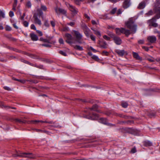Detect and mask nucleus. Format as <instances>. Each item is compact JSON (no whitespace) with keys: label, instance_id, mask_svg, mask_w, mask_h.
<instances>
[{"label":"nucleus","instance_id":"obj_1","mask_svg":"<svg viewBox=\"0 0 160 160\" xmlns=\"http://www.w3.org/2000/svg\"><path fill=\"white\" fill-rule=\"evenodd\" d=\"M125 25L128 28L130 29L131 34H133L136 32L137 26L134 23L132 18H130L128 21L125 22Z\"/></svg>","mask_w":160,"mask_h":160},{"label":"nucleus","instance_id":"obj_2","mask_svg":"<svg viewBox=\"0 0 160 160\" xmlns=\"http://www.w3.org/2000/svg\"><path fill=\"white\" fill-rule=\"evenodd\" d=\"M13 157H19L23 158H30V159H34L35 158V156L32 153L29 152H17L16 154L12 155Z\"/></svg>","mask_w":160,"mask_h":160},{"label":"nucleus","instance_id":"obj_3","mask_svg":"<svg viewBox=\"0 0 160 160\" xmlns=\"http://www.w3.org/2000/svg\"><path fill=\"white\" fill-rule=\"evenodd\" d=\"M73 32L75 37V41L77 42L80 44H85L82 39V35L78 31L73 30Z\"/></svg>","mask_w":160,"mask_h":160},{"label":"nucleus","instance_id":"obj_4","mask_svg":"<svg viewBox=\"0 0 160 160\" xmlns=\"http://www.w3.org/2000/svg\"><path fill=\"white\" fill-rule=\"evenodd\" d=\"M116 33L118 35H120L121 33L124 34L127 37H128L131 34L130 31L128 29H126L124 28H115Z\"/></svg>","mask_w":160,"mask_h":160},{"label":"nucleus","instance_id":"obj_5","mask_svg":"<svg viewBox=\"0 0 160 160\" xmlns=\"http://www.w3.org/2000/svg\"><path fill=\"white\" fill-rule=\"evenodd\" d=\"M65 36L67 38L66 42L68 44H72L74 43L75 42L73 41V38L72 35L69 33L65 34Z\"/></svg>","mask_w":160,"mask_h":160},{"label":"nucleus","instance_id":"obj_6","mask_svg":"<svg viewBox=\"0 0 160 160\" xmlns=\"http://www.w3.org/2000/svg\"><path fill=\"white\" fill-rule=\"evenodd\" d=\"M66 4L69 10L72 12L73 15H75L77 13L78 10L75 7L70 5L68 3H66Z\"/></svg>","mask_w":160,"mask_h":160},{"label":"nucleus","instance_id":"obj_7","mask_svg":"<svg viewBox=\"0 0 160 160\" xmlns=\"http://www.w3.org/2000/svg\"><path fill=\"white\" fill-rule=\"evenodd\" d=\"M111 37L113 38L114 42L117 45H120L122 43V41L121 38L117 36H115L113 34H111Z\"/></svg>","mask_w":160,"mask_h":160},{"label":"nucleus","instance_id":"obj_8","mask_svg":"<svg viewBox=\"0 0 160 160\" xmlns=\"http://www.w3.org/2000/svg\"><path fill=\"white\" fill-rule=\"evenodd\" d=\"M99 122L102 124L109 126H113V125L108 122L107 120L104 118H101L99 120Z\"/></svg>","mask_w":160,"mask_h":160},{"label":"nucleus","instance_id":"obj_9","mask_svg":"<svg viewBox=\"0 0 160 160\" xmlns=\"http://www.w3.org/2000/svg\"><path fill=\"white\" fill-rule=\"evenodd\" d=\"M38 14L34 13L33 16V18L34 19V23L35 24H38L40 25L41 24V20L38 18Z\"/></svg>","mask_w":160,"mask_h":160},{"label":"nucleus","instance_id":"obj_10","mask_svg":"<svg viewBox=\"0 0 160 160\" xmlns=\"http://www.w3.org/2000/svg\"><path fill=\"white\" fill-rule=\"evenodd\" d=\"M147 40L149 42L151 43H153L156 42L157 38L154 36H151L148 37Z\"/></svg>","mask_w":160,"mask_h":160},{"label":"nucleus","instance_id":"obj_11","mask_svg":"<svg viewBox=\"0 0 160 160\" xmlns=\"http://www.w3.org/2000/svg\"><path fill=\"white\" fill-rule=\"evenodd\" d=\"M156 19L153 18L152 19L149 20V26H151L154 27H157L158 26V24L157 23H155Z\"/></svg>","mask_w":160,"mask_h":160},{"label":"nucleus","instance_id":"obj_12","mask_svg":"<svg viewBox=\"0 0 160 160\" xmlns=\"http://www.w3.org/2000/svg\"><path fill=\"white\" fill-rule=\"evenodd\" d=\"M56 13L58 14L59 12L61 13L63 15H66L67 11L64 9L61 8H56L55 9Z\"/></svg>","mask_w":160,"mask_h":160},{"label":"nucleus","instance_id":"obj_13","mask_svg":"<svg viewBox=\"0 0 160 160\" xmlns=\"http://www.w3.org/2000/svg\"><path fill=\"white\" fill-rule=\"evenodd\" d=\"M115 52L119 56L121 57H122L125 54H127L126 52L123 50L117 49Z\"/></svg>","mask_w":160,"mask_h":160},{"label":"nucleus","instance_id":"obj_14","mask_svg":"<svg viewBox=\"0 0 160 160\" xmlns=\"http://www.w3.org/2000/svg\"><path fill=\"white\" fill-rule=\"evenodd\" d=\"M31 58L34 59H38L42 61L45 62H47L48 60L46 58H39V57L35 55H32Z\"/></svg>","mask_w":160,"mask_h":160},{"label":"nucleus","instance_id":"obj_15","mask_svg":"<svg viewBox=\"0 0 160 160\" xmlns=\"http://www.w3.org/2000/svg\"><path fill=\"white\" fill-rule=\"evenodd\" d=\"M30 36L31 40L33 41H37L38 40V37L37 36L33 33H30Z\"/></svg>","mask_w":160,"mask_h":160},{"label":"nucleus","instance_id":"obj_16","mask_svg":"<svg viewBox=\"0 0 160 160\" xmlns=\"http://www.w3.org/2000/svg\"><path fill=\"white\" fill-rule=\"evenodd\" d=\"M86 118L92 120H96L98 118V116L97 114L96 113H93L91 116H86Z\"/></svg>","mask_w":160,"mask_h":160},{"label":"nucleus","instance_id":"obj_17","mask_svg":"<svg viewBox=\"0 0 160 160\" xmlns=\"http://www.w3.org/2000/svg\"><path fill=\"white\" fill-rule=\"evenodd\" d=\"M132 55L134 58L139 61H142V58L139 56L137 53L133 52H132Z\"/></svg>","mask_w":160,"mask_h":160},{"label":"nucleus","instance_id":"obj_18","mask_svg":"<svg viewBox=\"0 0 160 160\" xmlns=\"http://www.w3.org/2000/svg\"><path fill=\"white\" fill-rule=\"evenodd\" d=\"M145 58L146 60L150 62H154L155 61V59L154 58L148 55L145 56Z\"/></svg>","mask_w":160,"mask_h":160},{"label":"nucleus","instance_id":"obj_19","mask_svg":"<svg viewBox=\"0 0 160 160\" xmlns=\"http://www.w3.org/2000/svg\"><path fill=\"white\" fill-rule=\"evenodd\" d=\"M130 5V2L128 0H126L123 3V7L124 8L126 9L129 7Z\"/></svg>","mask_w":160,"mask_h":160},{"label":"nucleus","instance_id":"obj_20","mask_svg":"<svg viewBox=\"0 0 160 160\" xmlns=\"http://www.w3.org/2000/svg\"><path fill=\"white\" fill-rule=\"evenodd\" d=\"M156 12L157 15L156 16V19L160 18V7H158L156 9Z\"/></svg>","mask_w":160,"mask_h":160},{"label":"nucleus","instance_id":"obj_21","mask_svg":"<svg viewBox=\"0 0 160 160\" xmlns=\"http://www.w3.org/2000/svg\"><path fill=\"white\" fill-rule=\"evenodd\" d=\"M28 64L31 66L34 67H36L37 68H40V69L42 68L43 67V66L42 65H38L36 64L31 63L30 62H29V63H28Z\"/></svg>","mask_w":160,"mask_h":160},{"label":"nucleus","instance_id":"obj_22","mask_svg":"<svg viewBox=\"0 0 160 160\" xmlns=\"http://www.w3.org/2000/svg\"><path fill=\"white\" fill-rule=\"evenodd\" d=\"M145 6V3L144 2H142L139 3L138 8L140 9H143Z\"/></svg>","mask_w":160,"mask_h":160},{"label":"nucleus","instance_id":"obj_23","mask_svg":"<svg viewBox=\"0 0 160 160\" xmlns=\"http://www.w3.org/2000/svg\"><path fill=\"white\" fill-rule=\"evenodd\" d=\"M73 47L75 49L77 50H79L81 51H82L83 50L82 47L79 45H75Z\"/></svg>","mask_w":160,"mask_h":160},{"label":"nucleus","instance_id":"obj_24","mask_svg":"<svg viewBox=\"0 0 160 160\" xmlns=\"http://www.w3.org/2000/svg\"><path fill=\"white\" fill-rule=\"evenodd\" d=\"M143 143L144 145L146 147L150 146L152 145V143L149 141H144Z\"/></svg>","mask_w":160,"mask_h":160},{"label":"nucleus","instance_id":"obj_25","mask_svg":"<svg viewBox=\"0 0 160 160\" xmlns=\"http://www.w3.org/2000/svg\"><path fill=\"white\" fill-rule=\"evenodd\" d=\"M98 106L96 104L94 105L92 107L90 108L91 110H94L96 111L97 112H99L98 110H97L96 109L98 108Z\"/></svg>","mask_w":160,"mask_h":160},{"label":"nucleus","instance_id":"obj_26","mask_svg":"<svg viewBox=\"0 0 160 160\" xmlns=\"http://www.w3.org/2000/svg\"><path fill=\"white\" fill-rule=\"evenodd\" d=\"M86 30L84 31V33L87 37H89V29L86 26Z\"/></svg>","mask_w":160,"mask_h":160},{"label":"nucleus","instance_id":"obj_27","mask_svg":"<svg viewBox=\"0 0 160 160\" xmlns=\"http://www.w3.org/2000/svg\"><path fill=\"white\" fill-rule=\"evenodd\" d=\"M100 46L103 48H107V44L105 42H104L101 44Z\"/></svg>","mask_w":160,"mask_h":160},{"label":"nucleus","instance_id":"obj_28","mask_svg":"<svg viewBox=\"0 0 160 160\" xmlns=\"http://www.w3.org/2000/svg\"><path fill=\"white\" fill-rule=\"evenodd\" d=\"M13 79L14 80L18 81L22 83H24L25 82H26L25 80L24 79H18L14 78H13Z\"/></svg>","mask_w":160,"mask_h":160},{"label":"nucleus","instance_id":"obj_29","mask_svg":"<svg viewBox=\"0 0 160 160\" xmlns=\"http://www.w3.org/2000/svg\"><path fill=\"white\" fill-rule=\"evenodd\" d=\"M122 106L124 108H126L128 106V104L126 102H122Z\"/></svg>","mask_w":160,"mask_h":160},{"label":"nucleus","instance_id":"obj_30","mask_svg":"<svg viewBox=\"0 0 160 160\" xmlns=\"http://www.w3.org/2000/svg\"><path fill=\"white\" fill-rule=\"evenodd\" d=\"M15 121L16 122H18L19 123H26V121L23 120V121H22L21 120V119H15Z\"/></svg>","mask_w":160,"mask_h":160},{"label":"nucleus","instance_id":"obj_31","mask_svg":"<svg viewBox=\"0 0 160 160\" xmlns=\"http://www.w3.org/2000/svg\"><path fill=\"white\" fill-rule=\"evenodd\" d=\"M92 58L93 59L97 61H98L99 60V59L98 58V57L97 56L95 55L92 56Z\"/></svg>","mask_w":160,"mask_h":160},{"label":"nucleus","instance_id":"obj_32","mask_svg":"<svg viewBox=\"0 0 160 160\" xmlns=\"http://www.w3.org/2000/svg\"><path fill=\"white\" fill-rule=\"evenodd\" d=\"M117 10V8H113L110 12V13L111 14H114L115 13Z\"/></svg>","mask_w":160,"mask_h":160},{"label":"nucleus","instance_id":"obj_33","mask_svg":"<svg viewBox=\"0 0 160 160\" xmlns=\"http://www.w3.org/2000/svg\"><path fill=\"white\" fill-rule=\"evenodd\" d=\"M39 40L44 42H49V41L47 39H44L42 38H40Z\"/></svg>","mask_w":160,"mask_h":160},{"label":"nucleus","instance_id":"obj_34","mask_svg":"<svg viewBox=\"0 0 160 160\" xmlns=\"http://www.w3.org/2000/svg\"><path fill=\"white\" fill-rule=\"evenodd\" d=\"M26 6L28 8H30L31 7V3L30 1H28L26 4Z\"/></svg>","mask_w":160,"mask_h":160},{"label":"nucleus","instance_id":"obj_35","mask_svg":"<svg viewBox=\"0 0 160 160\" xmlns=\"http://www.w3.org/2000/svg\"><path fill=\"white\" fill-rule=\"evenodd\" d=\"M22 24L25 27H27L28 26L29 23L27 21H23L22 22Z\"/></svg>","mask_w":160,"mask_h":160},{"label":"nucleus","instance_id":"obj_36","mask_svg":"<svg viewBox=\"0 0 160 160\" xmlns=\"http://www.w3.org/2000/svg\"><path fill=\"white\" fill-rule=\"evenodd\" d=\"M103 37L104 39H105L108 40V41H110V38L107 36L106 35H103Z\"/></svg>","mask_w":160,"mask_h":160},{"label":"nucleus","instance_id":"obj_37","mask_svg":"<svg viewBox=\"0 0 160 160\" xmlns=\"http://www.w3.org/2000/svg\"><path fill=\"white\" fill-rule=\"evenodd\" d=\"M93 31H94V34L97 35H98L100 36H101V34L100 32H99V31H97V30H93Z\"/></svg>","mask_w":160,"mask_h":160},{"label":"nucleus","instance_id":"obj_38","mask_svg":"<svg viewBox=\"0 0 160 160\" xmlns=\"http://www.w3.org/2000/svg\"><path fill=\"white\" fill-rule=\"evenodd\" d=\"M52 126L55 128H61V126H60L59 125H58L57 124H55L54 122V124H53V125Z\"/></svg>","mask_w":160,"mask_h":160},{"label":"nucleus","instance_id":"obj_39","mask_svg":"<svg viewBox=\"0 0 160 160\" xmlns=\"http://www.w3.org/2000/svg\"><path fill=\"white\" fill-rule=\"evenodd\" d=\"M62 31L64 32H67L68 31V27H64L62 29Z\"/></svg>","mask_w":160,"mask_h":160},{"label":"nucleus","instance_id":"obj_40","mask_svg":"<svg viewBox=\"0 0 160 160\" xmlns=\"http://www.w3.org/2000/svg\"><path fill=\"white\" fill-rule=\"evenodd\" d=\"M41 8L44 11H46L47 9L46 7L44 5H41Z\"/></svg>","mask_w":160,"mask_h":160},{"label":"nucleus","instance_id":"obj_41","mask_svg":"<svg viewBox=\"0 0 160 160\" xmlns=\"http://www.w3.org/2000/svg\"><path fill=\"white\" fill-rule=\"evenodd\" d=\"M83 0H74L75 3L79 5L80 2L83 1Z\"/></svg>","mask_w":160,"mask_h":160},{"label":"nucleus","instance_id":"obj_42","mask_svg":"<svg viewBox=\"0 0 160 160\" xmlns=\"http://www.w3.org/2000/svg\"><path fill=\"white\" fill-rule=\"evenodd\" d=\"M59 53L64 56H67L66 53L65 52H64L62 51H60L59 52Z\"/></svg>","mask_w":160,"mask_h":160},{"label":"nucleus","instance_id":"obj_43","mask_svg":"<svg viewBox=\"0 0 160 160\" xmlns=\"http://www.w3.org/2000/svg\"><path fill=\"white\" fill-rule=\"evenodd\" d=\"M136 152V148L135 147L133 148L131 151V152L132 153Z\"/></svg>","mask_w":160,"mask_h":160},{"label":"nucleus","instance_id":"obj_44","mask_svg":"<svg viewBox=\"0 0 160 160\" xmlns=\"http://www.w3.org/2000/svg\"><path fill=\"white\" fill-rule=\"evenodd\" d=\"M3 88H4V89L5 90L10 91L11 90V89L9 87L7 86H4L3 87Z\"/></svg>","mask_w":160,"mask_h":160},{"label":"nucleus","instance_id":"obj_45","mask_svg":"<svg viewBox=\"0 0 160 160\" xmlns=\"http://www.w3.org/2000/svg\"><path fill=\"white\" fill-rule=\"evenodd\" d=\"M44 24L45 26L47 27H48L49 26V24L47 21L45 22Z\"/></svg>","mask_w":160,"mask_h":160},{"label":"nucleus","instance_id":"obj_46","mask_svg":"<svg viewBox=\"0 0 160 160\" xmlns=\"http://www.w3.org/2000/svg\"><path fill=\"white\" fill-rule=\"evenodd\" d=\"M25 16V13H23L22 15V16H21L20 17V19L22 21L24 20V17Z\"/></svg>","mask_w":160,"mask_h":160},{"label":"nucleus","instance_id":"obj_47","mask_svg":"<svg viewBox=\"0 0 160 160\" xmlns=\"http://www.w3.org/2000/svg\"><path fill=\"white\" fill-rule=\"evenodd\" d=\"M36 32L39 34V36H41L43 34L41 31L38 30H37Z\"/></svg>","mask_w":160,"mask_h":160},{"label":"nucleus","instance_id":"obj_48","mask_svg":"<svg viewBox=\"0 0 160 160\" xmlns=\"http://www.w3.org/2000/svg\"><path fill=\"white\" fill-rule=\"evenodd\" d=\"M41 45L46 47H51V45L48 44H42Z\"/></svg>","mask_w":160,"mask_h":160},{"label":"nucleus","instance_id":"obj_49","mask_svg":"<svg viewBox=\"0 0 160 160\" xmlns=\"http://www.w3.org/2000/svg\"><path fill=\"white\" fill-rule=\"evenodd\" d=\"M31 29H33L34 30H36V28L35 26L33 24H32L31 26Z\"/></svg>","mask_w":160,"mask_h":160},{"label":"nucleus","instance_id":"obj_50","mask_svg":"<svg viewBox=\"0 0 160 160\" xmlns=\"http://www.w3.org/2000/svg\"><path fill=\"white\" fill-rule=\"evenodd\" d=\"M75 24V22H70L69 23H67V25H70L71 26H73Z\"/></svg>","mask_w":160,"mask_h":160},{"label":"nucleus","instance_id":"obj_51","mask_svg":"<svg viewBox=\"0 0 160 160\" xmlns=\"http://www.w3.org/2000/svg\"><path fill=\"white\" fill-rule=\"evenodd\" d=\"M50 23L52 26L53 27H54L55 26V22L54 21H50Z\"/></svg>","mask_w":160,"mask_h":160},{"label":"nucleus","instance_id":"obj_52","mask_svg":"<svg viewBox=\"0 0 160 160\" xmlns=\"http://www.w3.org/2000/svg\"><path fill=\"white\" fill-rule=\"evenodd\" d=\"M30 123H35L37 122H39V120H31L30 121Z\"/></svg>","mask_w":160,"mask_h":160},{"label":"nucleus","instance_id":"obj_53","mask_svg":"<svg viewBox=\"0 0 160 160\" xmlns=\"http://www.w3.org/2000/svg\"><path fill=\"white\" fill-rule=\"evenodd\" d=\"M9 15L10 17H12L14 16V13L12 11H10L9 12Z\"/></svg>","mask_w":160,"mask_h":160},{"label":"nucleus","instance_id":"obj_54","mask_svg":"<svg viewBox=\"0 0 160 160\" xmlns=\"http://www.w3.org/2000/svg\"><path fill=\"white\" fill-rule=\"evenodd\" d=\"M6 30L7 31H10L11 30V28L8 26H7L6 28Z\"/></svg>","mask_w":160,"mask_h":160},{"label":"nucleus","instance_id":"obj_55","mask_svg":"<svg viewBox=\"0 0 160 160\" xmlns=\"http://www.w3.org/2000/svg\"><path fill=\"white\" fill-rule=\"evenodd\" d=\"M90 38L93 41H95V38L93 35H90Z\"/></svg>","mask_w":160,"mask_h":160},{"label":"nucleus","instance_id":"obj_56","mask_svg":"<svg viewBox=\"0 0 160 160\" xmlns=\"http://www.w3.org/2000/svg\"><path fill=\"white\" fill-rule=\"evenodd\" d=\"M59 43L61 44H63V41L62 38H60L59 40Z\"/></svg>","mask_w":160,"mask_h":160},{"label":"nucleus","instance_id":"obj_57","mask_svg":"<svg viewBox=\"0 0 160 160\" xmlns=\"http://www.w3.org/2000/svg\"><path fill=\"white\" fill-rule=\"evenodd\" d=\"M118 116L120 117L124 118H126L127 117L126 116H125L121 114H118Z\"/></svg>","mask_w":160,"mask_h":160},{"label":"nucleus","instance_id":"obj_58","mask_svg":"<svg viewBox=\"0 0 160 160\" xmlns=\"http://www.w3.org/2000/svg\"><path fill=\"white\" fill-rule=\"evenodd\" d=\"M143 49H144L146 51H148L149 50V48L145 46H143L142 47Z\"/></svg>","mask_w":160,"mask_h":160},{"label":"nucleus","instance_id":"obj_59","mask_svg":"<svg viewBox=\"0 0 160 160\" xmlns=\"http://www.w3.org/2000/svg\"><path fill=\"white\" fill-rule=\"evenodd\" d=\"M90 49L93 51L94 52H96L97 51L95 49H94L92 47H90Z\"/></svg>","mask_w":160,"mask_h":160},{"label":"nucleus","instance_id":"obj_60","mask_svg":"<svg viewBox=\"0 0 160 160\" xmlns=\"http://www.w3.org/2000/svg\"><path fill=\"white\" fill-rule=\"evenodd\" d=\"M16 4H13L12 8V10L14 11H16Z\"/></svg>","mask_w":160,"mask_h":160},{"label":"nucleus","instance_id":"obj_61","mask_svg":"<svg viewBox=\"0 0 160 160\" xmlns=\"http://www.w3.org/2000/svg\"><path fill=\"white\" fill-rule=\"evenodd\" d=\"M156 5L158 6L160 5V0H157L156 1Z\"/></svg>","mask_w":160,"mask_h":160},{"label":"nucleus","instance_id":"obj_62","mask_svg":"<svg viewBox=\"0 0 160 160\" xmlns=\"http://www.w3.org/2000/svg\"><path fill=\"white\" fill-rule=\"evenodd\" d=\"M155 61L160 64V58H157L155 59Z\"/></svg>","mask_w":160,"mask_h":160},{"label":"nucleus","instance_id":"obj_63","mask_svg":"<svg viewBox=\"0 0 160 160\" xmlns=\"http://www.w3.org/2000/svg\"><path fill=\"white\" fill-rule=\"evenodd\" d=\"M122 13V12L121 11V10L120 9H119L117 12V15H119L120 14H121Z\"/></svg>","mask_w":160,"mask_h":160},{"label":"nucleus","instance_id":"obj_64","mask_svg":"<svg viewBox=\"0 0 160 160\" xmlns=\"http://www.w3.org/2000/svg\"><path fill=\"white\" fill-rule=\"evenodd\" d=\"M138 42L139 44H142L143 43L144 41L142 40H140L138 41Z\"/></svg>","mask_w":160,"mask_h":160}]
</instances>
